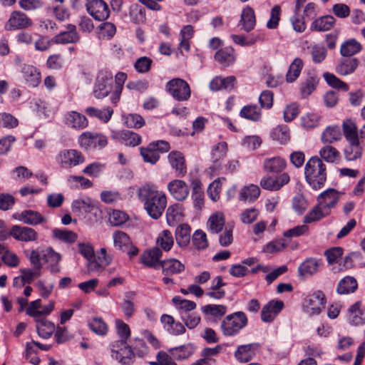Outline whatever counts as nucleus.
<instances>
[{"mask_svg": "<svg viewBox=\"0 0 365 365\" xmlns=\"http://www.w3.org/2000/svg\"><path fill=\"white\" fill-rule=\"evenodd\" d=\"M247 324V318L242 312L227 315L222 322L220 329L225 336L236 335Z\"/></svg>", "mask_w": 365, "mask_h": 365, "instance_id": "obj_3", "label": "nucleus"}, {"mask_svg": "<svg viewBox=\"0 0 365 365\" xmlns=\"http://www.w3.org/2000/svg\"><path fill=\"white\" fill-rule=\"evenodd\" d=\"M195 351V347L191 344H185L168 350L174 360H182L190 357Z\"/></svg>", "mask_w": 365, "mask_h": 365, "instance_id": "obj_34", "label": "nucleus"}, {"mask_svg": "<svg viewBox=\"0 0 365 365\" xmlns=\"http://www.w3.org/2000/svg\"><path fill=\"white\" fill-rule=\"evenodd\" d=\"M86 7L88 14L97 21H104L110 16V9L103 0H88Z\"/></svg>", "mask_w": 365, "mask_h": 365, "instance_id": "obj_11", "label": "nucleus"}, {"mask_svg": "<svg viewBox=\"0 0 365 365\" xmlns=\"http://www.w3.org/2000/svg\"><path fill=\"white\" fill-rule=\"evenodd\" d=\"M113 243L115 247L127 252L130 257L138 255V249L132 245L129 236L123 231H115L113 234Z\"/></svg>", "mask_w": 365, "mask_h": 365, "instance_id": "obj_12", "label": "nucleus"}, {"mask_svg": "<svg viewBox=\"0 0 365 365\" xmlns=\"http://www.w3.org/2000/svg\"><path fill=\"white\" fill-rule=\"evenodd\" d=\"M259 214L258 209L255 207L248 208L240 214V220L245 224H251L257 220Z\"/></svg>", "mask_w": 365, "mask_h": 365, "instance_id": "obj_64", "label": "nucleus"}, {"mask_svg": "<svg viewBox=\"0 0 365 365\" xmlns=\"http://www.w3.org/2000/svg\"><path fill=\"white\" fill-rule=\"evenodd\" d=\"M56 159L60 167L63 169H71L85 162V157L81 151L76 149L61 150Z\"/></svg>", "mask_w": 365, "mask_h": 365, "instance_id": "obj_6", "label": "nucleus"}, {"mask_svg": "<svg viewBox=\"0 0 365 365\" xmlns=\"http://www.w3.org/2000/svg\"><path fill=\"white\" fill-rule=\"evenodd\" d=\"M271 138L281 143H285L289 139V128L287 125H278L271 132Z\"/></svg>", "mask_w": 365, "mask_h": 365, "instance_id": "obj_57", "label": "nucleus"}, {"mask_svg": "<svg viewBox=\"0 0 365 365\" xmlns=\"http://www.w3.org/2000/svg\"><path fill=\"white\" fill-rule=\"evenodd\" d=\"M361 50V45L355 39H349L343 43L340 48V53L343 57L351 58Z\"/></svg>", "mask_w": 365, "mask_h": 365, "instance_id": "obj_45", "label": "nucleus"}, {"mask_svg": "<svg viewBox=\"0 0 365 365\" xmlns=\"http://www.w3.org/2000/svg\"><path fill=\"white\" fill-rule=\"evenodd\" d=\"M113 74L108 71H101L94 84L93 93L97 99L106 97L111 91Z\"/></svg>", "mask_w": 365, "mask_h": 365, "instance_id": "obj_7", "label": "nucleus"}, {"mask_svg": "<svg viewBox=\"0 0 365 365\" xmlns=\"http://www.w3.org/2000/svg\"><path fill=\"white\" fill-rule=\"evenodd\" d=\"M357 282L353 277H345L337 285L336 292L339 294H348L354 292L357 288Z\"/></svg>", "mask_w": 365, "mask_h": 365, "instance_id": "obj_43", "label": "nucleus"}, {"mask_svg": "<svg viewBox=\"0 0 365 365\" xmlns=\"http://www.w3.org/2000/svg\"><path fill=\"white\" fill-rule=\"evenodd\" d=\"M162 251L158 247H153L144 251L140 257V262L145 267L158 268L160 267V259L162 257Z\"/></svg>", "mask_w": 365, "mask_h": 365, "instance_id": "obj_17", "label": "nucleus"}, {"mask_svg": "<svg viewBox=\"0 0 365 365\" xmlns=\"http://www.w3.org/2000/svg\"><path fill=\"white\" fill-rule=\"evenodd\" d=\"M168 190L170 195L178 201L185 200L189 193V185L182 180H173L168 184Z\"/></svg>", "mask_w": 365, "mask_h": 365, "instance_id": "obj_16", "label": "nucleus"}, {"mask_svg": "<svg viewBox=\"0 0 365 365\" xmlns=\"http://www.w3.org/2000/svg\"><path fill=\"white\" fill-rule=\"evenodd\" d=\"M326 303L325 296L324 293L317 290L307 296L304 302V306L307 312L310 315L319 314L324 308Z\"/></svg>", "mask_w": 365, "mask_h": 365, "instance_id": "obj_13", "label": "nucleus"}, {"mask_svg": "<svg viewBox=\"0 0 365 365\" xmlns=\"http://www.w3.org/2000/svg\"><path fill=\"white\" fill-rule=\"evenodd\" d=\"M190 227L187 224H181L175 230V240L181 247H187L190 242Z\"/></svg>", "mask_w": 365, "mask_h": 365, "instance_id": "obj_38", "label": "nucleus"}, {"mask_svg": "<svg viewBox=\"0 0 365 365\" xmlns=\"http://www.w3.org/2000/svg\"><path fill=\"white\" fill-rule=\"evenodd\" d=\"M125 124L128 128H140L145 125L143 117L138 114L130 113L124 116Z\"/></svg>", "mask_w": 365, "mask_h": 365, "instance_id": "obj_61", "label": "nucleus"}, {"mask_svg": "<svg viewBox=\"0 0 365 365\" xmlns=\"http://www.w3.org/2000/svg\"><path fill=\"white\" fill-rule=\"evenodd\" d=\"M323 77L329 86L343 91H348L349 88V85L333 73L326 72L323 74Z\"/></svg>", "mask_w": 365, "mask_h": 365, "instance_id": "obj_53", "label": "nucleus"}, {"mask_svg": "<svg viewBox=\"0 0 365 365\" xmlns=\"http://www.w3.org/2000/svg\"><path fill=\"white\" fill-rule=\"evenodd\" d=\"M130 347L134 354V357L138 356L139 358L145 357L149 351V349L145 341L139 338H135L130 341Z\"/></svg>", "mask_w": 365, "mask_h": 365, "instance_id": "obj_48", "label": "nucleus"}, {"mask_svg": "<svg viewBox=\"0 0 365 365\" xmlns=\"http://www.w3.org/2000/svg\"><path fill=\"white\" fill-rule=\"evenodd\" d=\"M227 152V145L225 142H220L217 143L212 151V158L214 163L213 168L211 169H216L220 168V163L219 160L225 157Z\"/></svg>", "mask_w": 365, "mask_h": 365, "instance_id": "obj_49", "label": "nucleus"}, {"mask_svg": "<svg viewBox=\"0 0 365 365\" xmlns=\"http://www.w3.org/2000/svg\"><path fill=\"white\" fill-rule=\"evenodd\" d=\"M322 265V259L307 258L298 267L299 274L304 277H311L318 272Z\"/></svg>", "mask_w": 365, "mask_h": 365, "instance_id": "obj_19", "label": "nucleus"}, {"mask_svg": "<svg viewBox=\"0 0 365 365\" xmlns=\"http://www.w3.org/2000/svg\"><path fill=\"white\" fill-rule=\"evenodd\" d=\"M10 235L14 239L23 242L35 241L38 237V234L34 229L19 225H14L11 227Z\"/></svg>", "mask_w": 365, "mask_h": 365, "instance_id": "obj_21", "label": "nucleus"}, {"mask_svg": "<svg viewBox=\"0 0 365 365\" xmlns=\"http://www.w3.org/2000/svg\"><path fill=\"white\" fill-rule=\"evenodd\" d=\"M201 310L205 318L220 319L227 313V307L223 304H207Z\"/></svg>", "mask_w": 365, "mask_h": 365, "instance_id": "obj_28", "label": "nucleus"}, {"mask_svg": "<svg viewBox=\"0 0 365 365\" xmlns=\"http://www.w3.org/2000/svg\"><path fill=\"white\" fill-rule=\"evenodd\" d=\"M13 217L30 225H36L44 222V217L39 212L31 210L15 213L13 215Z\"/></svg>", "mask_w": 365, "mask_h": 365, "instance_id": "obj_23", "label": "nucleus"}, {"mask_svg": "<svg viewBox=\"0 0 365 365\" xmlns=\"http://www.w3.org/2000/svg\"><path fill=\"white\" fill-rule=\"evenodd\" d=\"M130 17L131 21L135 24L143 23L146 19L145 9L138 4L132 6L130 10Z\"/></svg>", "mask_w": 365, "mask_h": 365, "instance_id": "obj_60", "label": "nucleus"}, {"mask_svg": "<svg viewBox=\"0 0 365 365\" xmlns=\"http://www.w3.org/2000/svg\"><path fill=\"white\" fill-rule=\"evenodd\" d=\"M330 212H326L321 204L315 206L304 218V223H311L318 221L325 216L329 215Z\"/></svg>", "mask_w": 365, "mask_h": 365, "instance_id": "obj_55", "label": "nucleus"}, {"mask_svg": "<svg viewBox=\"0 0 365 365\" xmlns=\"http://www.w3.org/2000/svg\"><path fill=\"white\" fill-rule=\"evenodd\" d=\"M225 218L222 214L216 213L211 215L207 221L209 230L215 234H217L222 230L225 225Z\"/></svg>", "mask_w": 365, "mask_h": 365, "instance_id": "obj_50", "label": "nucleus"}, {"mask_svg": "<svg viewBox=\"0 0 365 365\" xmlns=\"http://www.w3.org/2000/svg\"><path fill=\"white\" fill-rule=\"evenodd\" d=\"M304 63L300 58H296L290 64L288 71L286 74V81L287 83L294 82L300 75L303 68Z\"/></svg>", "mask_w": 365, "mask_h": 365, "instance_id": "obj_46", "label": "nucleus"}, {"mask_svg": "<svg viewBox=\"0 0 365 365\" xmlns=\"http://www.w3.org/2000/svg\"><path fill=\"white\" fill-rule=\"evenodd\" d=\"M163 274L165 276L178 274L185 270V265L179 260L172 258L160 262Z\"/></svg>", "mask_w": 365, "mask_h": 365, "instance_id": "obj_25", "label": "nucleus"}, {"mask_svg": "<svg viewBox=\"0 0 365 365\" xmlns=\"http://www.w3.org/2000/svg\"><path fill=\"white\" fill-rule=\"evenodd\" d=\"M192 199L195 208L200 210L204 205V192L202 188V183L199 180H194L192 182Z\"/></svg>", "mask_w": 365, "mask_h": 365, "instance_id": "obj_42", "label": "nucleus"}, {"mask_svg": "<svg viewBox=\"0 0 365 365\" xmlns=\"http://www.w3.org/2000/svg\"><path fill=\"white\" fill-rule=\"evenodd\" d=\"M42 259L49 264L50 271L52 273H58L60 272L58 263L61 260V255L54 252L52 248H47L42 250Z\"/></svg>", "mask_w": 365, "mask_h": 365, "instance_id": "obj_30", "label": "nucleus"}, {"mask_svg": "<svg viewBox=\"0 0 365 365\" xmlns=\"http://www.w3.org/2000/svg\"><path fill=\"white\" fill-rule=\"evenodd\" d=\"M319 81L317 76H309L306 80L302 83L300 87V93L303 98H307L316 89Z\"/></svg>", "mask_w": 365, "mask_h": 365, "instance_id": "obj_47", "label": "nucleus"}, {"mask_svg": "<svg viewBox=\"0 0 365 365\" xmlns=\"http://www.w3.org/2000/svg\"><path fill=\"white\" fill-rule=\"evenodd\" d=\"M361 303L356 302L349 309V319L354 325H361L365 323V312L361 309Z\"/></svg>", "mask_w": 365, "mask_h": 365, "instance_id": "obj_39", "label": "nucleus"}, {"mask_svg": "<svg viewBox=\"0 0 365 365\" xmlns=\"http://www.w3.org/2000/svg\"><path fill=\"white\" fill-rule=\"evenodd\" d=\"M112 357L123 365H131L135 357L132 347L124 339L116 340L111 345Z\"/></svg>", "mask_w": 365, "mask_h": 365, "instance_id": "obj_5", "label": "nucleus"}, {"mask_svg": "<svg viewBox=\"0 0 365 365\" xmlns=\"http://www.w3.org/2000/svg\"><path fill=\"white\" fill-rule=\"evenodd\" d=\"M260 195V189L254 184L243 187L239 193L240 201L252 202L256 200Z\"/></svg>", "mask_w": 365, "mask_h": 365, "instance_id": "obj_36", "label": "nucleus"}, {"mask_svg": "<svg viewBox=\"0 0 365 365\" xmlns=\"http://www.w3.org/2000/svg\"><path fill=\"white\" fill-rule=\"evenodd\" d=\"M240 23L242 25V29L249 32L252 31L256 24V19L255 11L252 8L247 6L242 12Z\"/></svg>", "mask_w": 365, "mask_h": 365, "instance_id": "obj_37", "label": "nucleus"}, {"mask_svg": "<svg viewBox=\"0 0 365 365\" xmlns=\"http://www.w3.org/2000/svg\"><path fill=\"white\" fill-rule=\"evenodd\" d=\"M53 235L58 240L66 242L73 243L77 239V234L73 231L61 229H54L53 230Z\"/></svg>", "mask_w": 365, "mask_h": 365, "instance_id": "obj_59", "label": "nucleus"}, {"mask_svg": "<svg viewBox=\"0 0 365 365\" xmlns=\"http://www.w3.org/2000/svg\"><path fill=\"white\" fill-rule=\"evenodd\" d=\"M326 165L317 156L312 157L306 163L304 175L306 181L314 190L321 189L327 180Z\"/></svg>", "mask_w": 365, "mask_h": 365, "instance_id": "obj_2", "label": "nucleus"}, {"mask_svg": "<svg viewBox=\"0 0 365 365\" xmlns=\"http://www.w3.org/2000/svg\"><path fill=\"white\" fill-rule=\"evenodd\" d=\"M259 346L255 343L240 345L235 352V357L240 363H247L255 356Z\"/></svg>", "mask_w": 365, "mask_h": 365, "instance_id": "obj_20", "label": "nucleus"}, {"mask_svg": "<svg viewBox=\"0 0 365 365\" xmlns=\"http://www.w3.org/2000/svg\"><path fill=\"white\" fill-rule=\"evenodd\" d=\"M156 243L163 250H170L174 243V240L171 232L168 230H163L157 237Z\"/></svg>", "mask_w": 365, "mask_h": 365, "instance_id": "obj_54", "label": "nucleus"}, {"mask_svg": "<svg viewBox=\"0 0 365 365\" xmlns=\"http://www.w3.org/2000/svg\"><path fill=\"white\" fill-rule=\"evenodd\" d=\"M85 113L91 118H96L104 123H107L111 118L113 110L110 107L98 109L95 107L89 106L85 109Z\"/></svg>", "mask_w": 365, "mask_h": 365, "instance_id": "obj_35", "label": "nucleus"}, {"mask_svg": "<svg viewBox=\"0 0 365 365\" xmlns=\"http://www.w3.org/2000/svg\"><path fill=\"white\" fill-rule=\"evenodd\" d=\"M138 197L151 218L158 220L162 216L167 206V196L155 185H142L138 190Z\"/></svg>", "mask_w": 365, "mask_h": 365, "instance_id": "obj_1", "label": "nucleus"}, {"mask_svg": "<svg viewBox=\"0 0 365 365\" xmlns=\"http://www.w3.org/2000/svg\"><path fill=\"white\" fill-rule=\"evenodd\" d=\"M140 155L145 163H149L153 165L155 164L160 158L158 153L153 148V146H151L150 143L147 148H140Z\"/></svg>", "mask_w": 365, "mask_h": 365, "instance_id": "obj_58", "label": "nucleus"}, {"mask_svg": "<svg viewBox=\"0 0 365 365\" xmlns=\"http://www.w3.org/2000/svg\"><path fill=\"white\" fill-rule=\"evenodd\" d=\"M192 240L197 250H204L208 246L207 235L201 230H197L194 232Z\"/></svg>", "mask_w": 365, "mask_h": 365, "instance_id": "obj_62", "label": "nucleus"}, {"mask_svg": "<svg viewBox=\"0 0 365 365\" xmlns=\"http://www.w3.org/2000/svg\"><path fill=\"white\" fill-rule=\"evenodd\" d=\"M32 24L33 21L27 14L20 11H14L5 24V29L9 31L24 29L31 26Z\"/></svg>", "mask_w": 365, "mask_h": 365, "instance_id": "obj_9", "label": "nucleus"}, {"mask_svg": "<svg viewBox=\"0 0 365 365\" xmlns=\"http://www.w3.org/2000/svg\"><path fill=\"white\" fill-rule=\"evenodd\" d=\"M235 82L236 78L232 76L226 78L217 76L210 83V88L213 91L220 89L232 90L235 88Z\"/></svg>", "mask_w": 365, "mask_h": 365, "instance_id": "obj_29", "label": "nucleus"}, {"mask_svg": "<svg viewBox=\"0 0 365 365\" xmlns=\"http://www.w3.org/2000/svg\"><path fill=\"white\" fill-rule=\"evenodd\" d=\"M65 124L75 130H83L88 127V121L87 118L77 112L69 111L64 116Z\"/></svg>", "mask_w": 365, "mask_h": 365, "instance_id": "obj_18", "label": "nucleus"}, {"mask_svg": "<svg viewBox=\"0 0 365 365\" xmlns=\"http://www.w3.org/2000/svg\"><path fill=\"white\" fill-rule=\"evenodd\" d=\"M341 131L337 125L328 126L322 135L323 143L331 144L341 138Z\"/></svg>", "mask_w": 365, "mask_h": 365, "instance_id": "obj_44", "label": "nucleus"}, {"mask_svg": "<svg viewBox=\"0 0 365 365\" xmlns=\"http://www.w3.org/2000/svg\"><path fill=\"white\" fill-rule=\"evenodd\" d=\"M342 130L347 142L359 141L357 125L351 119H346L343 121Z\"/></svg>", "mask_w": 365, "mask_h": 365, "instance_id": "obj_33", "label": "nucleus"}, {"mask_svg": "<svg viewBox=\"0 0 365 365\" xmlns=\"http://www.w3.org/2000/svg\"><path fill=\"white\" fill-rule=\"evenodd\" d=\"M284 306V302L281 300H270L262 309V320L267 323L273 322L277 315L282 310Z\"/></svg>", "mask_w": 365, "mask_h": 365, "instance_id": "obj_15", "label": "nucleus"}, {"mask_svg": "<svg viewBox=\"0 0 365 365\" xmlns=\"http://www.w3.org/2000/svg\"><path fill=\"white\" fill-rule=\"evenodd\" d=\"M79 146L86 150L102 149L108 144V139L102 133L94 132H83L78 138Z\"/></svg>", "mask_w": 365, "mask_h": 365, "instance_id": "obj_4", "label": "nucleus"}, {"mask_svg": "<svg viewBox=\"0 0 365 365\" xmlns=\"http://www.w3.org/2000/svg\"><path fill=\"white\" fill-rule=\"evenodd\" d=\"M240 115L241 117L252 121H258L261 118V111L257 105L244 106L241 109Z\"/></svg>", "mask_w": 365, "mask_h": 365, "instance_id": "obj_52", "label": "nucleus"}, {"mask_svg": "<svg viewBox=\"0 0 365 365\" xmlns=\"http://www.w3.org/2000/svg\"><path fill=\"white\" fill-rule=\"evenodd\" d=\"M287 165L284 159L280 157L267 158L264 161L263 167L266 172L278 173L283 171Z\"/></svg>", "mask_w": 365, "mask_h": 365, "instance_id": "obj_32", "label": "nucleus"}, {"mask_svg": "<svg viewBox=\"0 0 365 365\" xmlns=\"http://www.w3.org/2000/svg\"><path fill=\"white\" fill-rule=\"evenodd\" d=\"M336 20L331 15H327L316 19L310 25L312 31L324 32L331 29Z\"/></svg>", "mask_w": 365, "mask_h": 365, "instance_id": "obj_26", "label": "nucleus"}, {"mask_svg": "<svg viewBox=\"0 0 365 365\" xmlns=\"http://www.w3.org/2000/svg\"><path fill=\"white\" fill-rule=\"evenodd\" d=\"M90 329L98 335H105L108 331L107 324L101 318H93L88 324Z\"/></svg>", "mask_w": 365, "mask_h": 365, "instance_id": "obj_63", "label": "nucleus"}, {"mask_svg": "<svg viewBox=\"0 0 365 365\" xmlns=\"http://www.w3.org/2000/svg\"><path fill=\"white\" fill-rule=\"evenodd\" d=\"M182 218L181 206L179 204L170 205L166 210V220L170 226H173Z\"/></svg>", "mask_w": 365, "mask_h": 365, "instance_id": "obj_51", "label": "nucleus"}, {"mask_svg": "<svg viewBox=\"0 0 365 365\" xmlns=\"http://www.w3.org/2000/svg\"><path fill=\"white\" fill-rule=\"evenodd\" d=\"M214 58L222 66L228 67L232 65L235 61V51L232 47H225L219 49Z\"/></svg>", "mask_w": 365, "mask_h": 365, "instance_id": "obj_27", "label": "nucleus"}, {"mask_svg": "<svg viewBox=\"0 0 365 365\" xmlns=\"http://www.w3.org/2000/svg\"><path fill=\"white\" fill-rule=\"evenodd\" d=\"M320 157L327 163H334L340 159L339 152L333 146L326 145L319 150Z\"/></svg>", "mask_w": 365, "mask_h": 365, "instance_id": "obj_56", "label": "nucleus"}, {"mask_svg": "<svg viewBox=\"0 0 365 365\" xmlns=\"http://www.w3.org/2000/svg\"><path fill=\"white\" fill-rule=\"evenodd\" d=\"M349 144L344 150V158L348 161H354L361 158L362 148L359 141L348 142Z\"/></svg>", "mask_w": 365, "mask_h": 365, "instance_id": "obj_40", "label": "nucleus"}, {"mask_svg": "<svg viewBox=\"0 0 365 365\" xmlns=\"http://www.w3.org/2000/svg\"><path fill=\"white\" fill-rule=\"evenodd\" d=\"M36 330L39 336L48 339L54 332L56 328L53 323L46 319H36Z\"/></svg>", "mask_w": 365, "mask_h": 365, "instance_id": "obj_41", "label": "nucleus"}, {"mask_svg": "<svg viewBox=\"0 0 365 365\" xmlns=\"http://www.w3.org/2000/svg\"><path fill=\"white\" fill-rule=\"evenodd\" d=\"M168 160L171 167L175 170L176 176L182 178L187 173L185 160L183 154L180 151H172L169 153Z\"/></svg>", "mask_w": 365, "mask_h": 365, "instance_id": "obj_22", "label": "nucleus"}, {"mask_svg": "<svg viewBox=\"0 0 365 365\" xmlns=\"http://www.w3.org/2000/svg\"><path fill=\"white\" fill-rule=\"evenodd\" d=\"M111 138L126 146L135 147L141 143V137L131 130H112Z\"/></svg>", "mask_w": 365, "mask_h": 365, "instance_id": "obj_14", "label": "nucleus"}, {"mask_svg": "<svg viewBox=\"0 0 365 365\" xmlns=\"http://www.w3.org/2000/svg\"><path fill=\"white\" fill-rule=\"evenodd\" d=\"M168 92L178 101H187L191 95L188 83L181 78H173L166 85Z\"/></svg>", "mask_w": 365, "mask_h": 365, "instance_id": "obj_8", "label": "nucleus"}, {"mask_svg": "<svg viewBox=\"0 0 365 365\" xmlns=\"http://www.w3.org/2000/svg\"><path fill=\"white\" fill-rule=\"evenodd\" d=\"M66 30L61 31L51 39L55 44L78 43L81 41V36L77 31L76 25L68 24L65 26Z\"/></svg>", "mask_w": 365, "mask_h": 365, "instance_id": "obj_10", "label": "nucleus"}, {"mask_svg": "<svg viewBox=\"0 0 365 365\" xmlns=\"http://www.w3.org/2000/svg\"><path fill=\"white\" fill-rule=\"evenodd\" d=\"M359 66L356 58L344 57L336 66V72L340 76H347L353 73Z\"/></svg>", "mask_w": 365, "mask_h": 365, "instance_id": "obj_24", "label": "nucleus"}, {"mask_svg": "<svg viewBox=\"0 0 365 365\" xmlns=\"http://www.w3.org/2000/svg\"><path fill=\"white\" fill-rule=\"evenodd\" d=\"M22 73L29 86L34 88L40 83L41 74L35 67L24 65L22 68Z\"/></svg>", "mask_w": 365, "mask_h": 365, "instance_id": "obj_31", "label": "nucleus"}]
</instances>
